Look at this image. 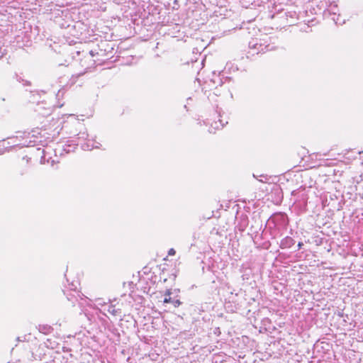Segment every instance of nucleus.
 <instances>
[{
    "mask_svg": "<svg viewBox=\"0 0 363 363\" xmlns=\"http://www.w3.org/2000/svg\"><path fill=\"white\" fill-rule=\"evenodd\" d=\"M25 339H26L25 337H18L16 338L18 342H23V341H25Z\"/></svg>",
    "mask_w": 363,
    "mask_h": 363,
    "instance_id": "nucleus-7",
    "label": "nucleus"
},
{
    "mask_svg": "<svg viewBox=\"0 0 363 363\" xmlns=\"http://www.w3.org/2000/svg\"><path fill=\"white\" fill-rule=\"evenodd\" d=\"M340 321V330L350 331L356 325L354 319H337Z\"/></svg>",
    "mask_w": 363,
    "mask_h": 363,
    "instance_id": "nucleus-2",
    "label": "nucleus"
},
{
    "mask_svg": "<svg viewBox=\"0 0 363 363\" xmlns=\"http://www.w3.org/2000/svg\"><path fill=\"white\" fill-rule=\"evenodd\" d=\"M133 320H134V323H135H135H137V320H136V319H135V318H133Z\"/></svg>",
    "mask_w": 363,
    "mask_h": 363,
    "instance_id": "nucleus-8",
    "label": "nucleus"
},
{
    "mask_svg": "<svg viewBox=\"0 0 363 363\" xmlns=\"http://www.w3.org/2000/svg\"><path fill=\"white\" fill-rule=\"evenodd\" d=\"M172 291L171 289L166 291L164 294V303H172L174 307H177L181 304L179 298H174L171 297Z\"/></svg>",
    "mask_w": 363,
    "mask_h": 363,
    "instance_id": "nucleus-3",
    "label": "nucleus"
},
{
    "mask_svg": "<svg viewBox=\"0 0 363 363\" xmlns=\"http://www.w3.org/2000/svg\"><path fill=\"white\" fill-rule=\"evenodd\" d=\"M176 253L175 250L173 249V248H171L169 252H168V255H174Z\"/></svg>",
    "mask_w": 363,
    "mask_h": 363,
    "instance_id": "nucleus-6",
    "label": "nucleus"
},
{
    "mask_svg": "<svg viewBox=\"0 0 363 363\" xmlns=\"http://www.w3.org/2000/svg\"><path fill=\"white\" fill-rule=\"evenodd\" d=\"M254 324L255 328H257V325L260 324L259 329L260 333L264 331L272 333L276 330V327L272 324L271 319H254Z\"/></svg>",
    "mask_w": 363,
    "mask_h": 363,
    "instance_id": "nucleus-1",
    "label": "nucleus"
},
{
    "mask_svg": "<svg viewBox=\"0 0 363 363\" xmlns=\"http://www.w3.org/2000/svg\"><path fill=\"white\" fill-rule=\"evenodd\" d=\"M218 129V123L215 121L213 123L211 124V127L208 128V133L211 134H215L216 130Z\"/></svg>",
    "mask_w": 363,
    "mask_h": 363,
    "instance_id": "nucleus-5",
    "label": "nucleus"
},
{
    "mask_svg": "<svg viewBox=\"0 0 363 363\" xmlns=\"http://www.w3.org/2000/svg\"><path fill=\"white\" fill-rule=\"evenodd\" d=\"M52 328L48 324H40L38 325L39 332L45 335L50 334L52 333Z\"/></svg>",
    "mask_w": 363,
    "mask_h": 363,
    "instance_id": "nucleus-4",
    "label": "nucleus"
}]
</instances>
